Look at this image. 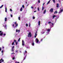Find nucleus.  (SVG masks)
Segmentation results:
<instances>
[{
  "label": "nucleus",
  "mask_w": 63,
  "mask_h": 63,
  "mask_svg": "<svg viewBox=\"0 0 63 63\" xmlns=\"http://www.w3.org/2000/svg\"><path fill=\"white\" fill-rule=\"evenodd\" d=\"M0 33H0V36H2L3 35V32H2V31H0Z\"/></svg>",
  "instance_id": "f257e3e1"
},
{
  "label": "nucleus",
  "mask_w": 63,
  "mask_h": 63,
  "mask_svg": "<svg viewBox=\"0 0 63 63\" xmlns=\"http://www.w3.org/2000/svg\"><path fill=\"white\" fill-rule=\"evenodd\" d=\"M35 42H36V43L38 44V43L39 42V40L38 39V38H36L35 39Z\"/></svg>",
  "instance_id": "f03ea898"
},
{
  "label": "nucleus",
  "mask_w": 63,
  "mask_h": 63,
  "mask_svg": "<svg viewBox=\"0 0 63 63\" xmlns=\"http://www.w3.org/2000/svg\"><path fill=\"white\" fill-rule=\"evenodd\" d=\"M29 36L30 37H31V32H30L28 34V37H29Z\"/></svg>",
  "instance_id": "7ed1b4c3"
},
{
  "label": "nucleus",
  "mask_w": 63,
  "mask_h": 63,
  "mask_svg": "<svg viewBox=\"0 0 63 63\" xmlns=\"http://www.w3.org/2000/svg\"><path fill=\"white\" fill-rule=\"evenodd\" d=\"M15 48V47L14 46H13L12 47V51H14V48Z\"/></svg>",
  "instance_id": "20e7f679"
},
{
  "label": "nucleus",
  "mask_w": 63,
  "mask_h": 63,
  "mask_svg": "<svg viewBox=\"0 0 63 63\" xmlns=\"http://www.w3.org/2000/svg\"><path fill=\"white\" fill-rule=\"evenodd\" d=\"M50 29H47V33L48 34H49V32H50Z\"/></svg>",
  "instance_id": "39448f33"
},
{
  "label": "nucleus",
  "mask_w": 63,
  "mask_h": 63,
  "mask_svg": "<svg viewBox=\"0 0 63 63\" xmlns=\"http://www.w3.org/2000/svg\"><path fill=\"white\" fill-rule=\"evenodd\" d=\"M53 8H51L50 10V11L51 13H52L53 11Z\"/></svg>",
  "instance_id": "423d86ee"
},
{
  "label": "nucleus",
  "mask_w": 63,
  "mask_h": 63,
  "mask_svg": "<svg viewBox=\"0 0 63 63\" xmlns=\"http://www.w3.org/2000/svg\"><path fill=\"white\" fill-rule=\"evenodd\" d=\"M14 23L16 25V26H15L14 27H17L18 26V24L17 23H16V22H15Z\"/></svg>",
  "instance_id": "0eeeda50"
},
{
  "label": "nucleus",
  "mask_w": 63,
  "mask_h": 63,
  "mask_svg": "<svg viewBox=\"0 0 63 63\" xmlns=\"http://www.w3.org/2000/svg\"><path fill=\"white\" fill-rule=\"evenodd\" d=\"M22 45L23 46L24 45V41L23 40L22 41Z\"/></svg>",
  "instance_id": "6e6552de"
},
{
  "label": "nucleus",
  "mask_w": 63,
  "mask_h": 63,
  "mask_svg": "<svg viewBox=\"0 0 63 63\" xmlns=\"http://www.w3.org/2000/svg\"><path fill=\"white\" fill-rule=\"evenodd\" d=\"M63 9H62L60 10L59 12V14H60V13H61V12H63Z\"/></svg>",
  "instance_id": "1a4fd4ad"
},
{
  "label": "nucleus",
  "mask_w": 63,
  "mask_h": 63,
  "mask_svg": "<svg viewBox=\"0 0 63 63\" xmlns=\"http://www.w3.org/2000/svg\"><path fill=\"white\" fill-rule=\"evenodd\" d=\"M41 24V21H39L38 23V25H39V26L40 25V24Z\"/></svg>",
  "instance_id": "9d476101"
},
{
  "label": "nucleus",
  "mask_w": 63,
  "mask_h": 63,
  "mask_svg": "<svg viewBox=\"0 0 63 63\" xmlns=\"http://www.w3.org/2000/svg\"><path fill=\"white\" fill-rule=\"evenodd\" d=\"M44 9H45V7H42V11H43Z\"/></svg>",
  "instance_id": "9b49d317"
},
{
  "label": "nucleus",
  "mask_w": 63,
  "mask_h": 63,
  "mask_svg": "<svg viewBox=\"0 0 63 63\" xmlns=\"http://www.w3.org/2000/svg\"><path fill=\"white\" fill-rule=\"evenodd\" d=\"M59 7V4H58V3H57V8H58Z\"/></svg>",
  "instance_id": "f8f14e48"
},
{
  "label": "nucleus",
  "mask_w": 63,
  "mask_h": 63,
  "mask_svg": "<svg viewBox=\"0 0 63 63\" xmlns=\"http://www.w3.org/2000/svg\"><path fill=\"white\" fill-rule=\"evenodd\" d=\"M37 36V33L35 34V36H34V38H36V36Z\"/></svg>",
  "instance_id": "ddd939ff"
},
{
  "label": "nucleus",
  "mask_w": 63,
  "mask_h": 63,
  "mask_svg": "<svg viewBox=\"0 0 63 63\" xmlns=\"http://www.w3.org/2000/svg\"><path fill=\"white\" fill-rule=\"evenodd\" d=\"M25 53H27V51H25V53H24V55H25Z\"/></svg>",
  "instance_id": "4468645a"
},
{
  "label": "nucleus",
  "mask_w": 63,
  "mask_h": 63,
  "mask_svg": "<svg viewBox=\"0 0 63 63\" xmlns=\"http://www.w3.org/2000/svg\"><path fill=\"white\" fill-rule=\"evenodd\" d=\"M54 13V14H57V11H55Z\"/></svg>",
  "instance_id": "2eb2a0df"
},
{
  "label": "nucleus",
  "mask_w": 63,
  "mask_h": 63,
  "mask_svg": "<svg viewBox=\"0 0 63 63\" xmlns=\"http://www.w3.org/2000/svg\"><path fill=\"white\" fill-rule=\"evenodd\" d=\"M5 12H7V7H6L5 8Z\"/></svg>",
  "instance_id": "dca6fc26"
},
{
  "label": "nucleus",
  "mask_w": 63,
  "mask_h": 63,
  "mask_svg": "<svg viewBox=\"0 0 63 63\" xmlns=\"http://www.w3.org/2000/svg\"><path fill=\"white\" fill-rule=\"evenodd\" d=\"M56 17V16L54 15H53V19H54V17Z\"/></svg>",
  "instance_id": "f3484780"
},
{
  "label": "nucleus",
  "mask_w": 63,
  "mask_h": 63,
  "mask_svg": "<svg viewBox=\"0 0 63 63\" xmlns=\"http://www.w3.org/2000/svg\"><path fill=\"white\" fill-rule=\"evenodd\" d=\"M4 28L6 29H7V25H6V24L5 26H4Z\"/></svg>",
  "instance_id": "a211bd4d"
},
{
  "label": "nucleus",
  "mask_w": 63,
  "mask_h": 63,
  "mask_svg": "<svg viewBox=\"0 0 63 63\" xmlns=\"http://www.w3.org/2000/svg\"><path fill=\"white\" fill-rule=\"evenodd\" d=\"M46 9H45V11H44V12L43 13V14H45V13H46Z\"/></svg>",
  "instance_id": "6ab92c4d"
},
{
  "label": "nucleus",
  "mask_w": 63,
  "mask_h": 63,
  "mask_svg": "<svg viewBox=\"0 0 63 63\" xmlns=\"http://www.w3.org/2000/svg\"><path fill=\"white\" fill-rule=\"evenodd\" d=\"M7 18H5V21H7Z\"/></svg>",
  "instance_id": "aec40b11"
},
{
  "label": "nucleus",
  "mask_w": 63,
  "mask_h": 63,
  "mask_svg": "<svg viewBox=\"0 0 63 63\" xmlns=\"http://www.w3.org/2000/svg\"><path fill=\"white\" fill-rule=\"evenodd\" d=\"M20 11H22V7H21L20 9Z\"/></svg>",
  "instance_id": "412c9836"
},
{
  "label": "nucleus",
  "mask_w": 63,
  "mask_h": 63,
  "mask_svg": "<svg viewBox=\"0 0 63 63\" xmlns=\"http://www.w3.org/2000/svg\"><path fill=\"white\" fill-rule=\"evenodd\" d=\"M26 56H25V57L24 58V59L23 60H25L26 58Z\"/></svg>",
  "instance_id": "4be33fe9"
},
{
  "label": "nucleus",
  "mask_w": 63,
  "mask_h": 63,
  "mask_svg": "<svg viewBox=\"0 0 63 63\" xmlns=\"http://www.w3.org/2000/svg\"><path fill=\"white\" fill-rule=\"evenodd\" d=\"M3 7V5H2L0 7V9H1V8H2V7Z\"/></svg>",
  "instance_id": "5701e85b"
},
{
  "label": "nucleus",
  "mask_w": 63,
  "mask_h": 63,
  "mask_svg": "<svg viewBox=\"0 0 63 63\" xmlns=\"http://www.w3.org/2000/svg\"><path fill=\"white\" fill-rule=\"evenodd\" d=\"M26 27H27L28 26V24L26 23Z\"/></svg>",
  "instance_id": "b1692460"
},
{
  "label": "nucleus",
  "mask_w": 63,
  "mask_h": 63,
  "mask_svg": "<svg viewBox=\"0 0 63 63\" xmlns=\"http://www.w3.org/2000/svg\"><path fill=\"white\" fill-rule=\"evenodd\" d=\"M2 58L0 60V63H1L2 62Z\"/></svg>",
  "instance_id": "393cba45"
},
{
  "label": "nucleus",
  "mask_w": 63,
  "mask_h": 63,
  "mask_svg": "<svg viewBox=\"0 0 63 63\" xmlns=\"http://www.w3.org/2000/svg\"><path fill=\"white\" fill-rule=\"evenodd\" d=\"M52 1L54 3H55V0H52Z\"/></svg>",
  "instance_id": "a878e982"
},
{
  "label": "nucleus",
  "mask_w": 63,
  "mask_h": 63,
  "mask_svg": "<svg viewBox=\"0 0 63 63\" xmlns=\"http://www.w3.org/2000/svg\"><path fill=\"white\" fill-rule=\"evenodd\" d=\"M51 0H50L48 1L47 2V4H48L49 3H50V1Z\"/></svg>",
  "instance_id": "bb28decb"
},
{
  "label": "nucleus",
  "mask_w": 63,
  "mask_h": 63,
  "mask_svg": "<svg viewBox=\"0 0 63 63\" xmlns=\"http://www.w3.org/2000/svg\"><path fill=\"white\" fill-rule=\"evenodd\" d=\"M16 32H18V30L17 29H16Z\"/></svg>",
  "instance_id": "cd10ccee"
},
{
  "label": "nucleus",
  "mask_w": 63,
  "mask_h": 63,
  "mask_svg": "<svg viewBox=\"0 0 63 63\" xmlns=\"http://www.w3.org/2000/svg\"><path fill=\"white\" fill-rule=\"evenodd\" d=\"M22 7L24 8V5H22Z\"/></svg>",
  "instance_id": "c85d7f7f"
},
{
  "label": "nucleus",
  "mask_w": 63,
  "mask_h": 63,
  "mask_svg": "<svg viewBox=\"0 0 63 63\" xmlns=\"http://www.w3.org/2000/svg\"><path fill=\"white\" fill-rule=\"evenodd\" d=\"M16 53H18V50H16Z\"/></svg>",
  "instance_id": "c756f323"
},
{
  "label": "nucleus",
  "mask_w": 63,
  "mask_h": 63,
  "mask_svg": "<svg viewBox=\"0 0 63 63\" xmlns=\"http://www.w3.org/2000/svg\"><path fill=\"white\" fill-rule=\"evenodd\" d=\"M20 17H19L18 18V19H19V20H20Z\"/></svg>",
  "instance_id": "7c9ffc66"
},
{
  "label": "nucleus",
  "mask_w": 63,
  "mask_h": 63,
  "mask_svg": "<svg viewBox=\"0 0 63 63\" xmlns=\"http://www.w3.org/2000/svg\"><path fill=\"white\" fill-rule=\"evenodd\" d=\"M32 18L33 19H35V17H34L33 16L32 17Z\"/></svg>",
  "instance_id": "2f4dec72"
},
{
  "label": "nucleus",
  "mask_w": 63,
  "mask_h": 63,
  "mask_svg": "<svg viewBox=\"0 0 63 63\" xmlns=\"http://www.w3.org/2000/svg\"><path fill=\"white\" fill-rule=\"evenodd\" d=\"M14 42H13L12 43V45H14Z\"/></svg>",
  "instance_id": "473e14b6"
},
{
  "label": "nucleus",
  "mask_w": 63,
  "mask_h": 63,
  "mask_svg": "<svg viewBox=\"0 0 63 63\" xmlns=\"http://www.w3.org/2000/svg\"><path fill=\"white\" fill-rule=\"evenodd\" d=\"M20 38H19L18 40V42H19L20 41Z\"/></svg>",
  "instance_id": "72a5a7b5"
},
{
  "label": "nucleus",
  "mask_w": 63,
  "mask_h": 63,
  "mask_svg": "<svg viewBox=\"0 0 63 63\" xmlns=\"http://www.w3.org/2000/svg\"><path fill=\"white\" fill-rule=\"evenodd\" d=\"M51 23V22H48V23L49 24H50V23Z\"/></svg>",
  "instance_id": "f704fd0d"
},
{
  "label": "nucleus",
  "mask_w": 63,
  "mask_h": 63,
  "mask_svg": "<svg viewBox=\"0 0 63 63\" xmlns=\"http://www.w3.org/2000/svg\"><path fill=\"white\" fill-rule=\"evenodd\" d=\"M32 45L33 46H34V42H33L32 43Z\"/></svg>",
  "instance_id": "c9c22d12"
},
{
  "label": "nucleus",
  "mask_w": 63,
  "mask_h": 63,
  "mask_svg": "<svg viewBox=\"0 0 63 63\" xmlns=\"http://www.w3.org/2000/svg\"><path fill=\"white\" fill-rule=\"evenodd\" d=\"M37 9H38V11H39V7H38L37 8Z\"/></svg>",
  "instance_id": "e433bc0d"
},
{
  "label": "nucleus",
  "mask_w": 63,
  "mask_h": 63,
  "mask_svg": "<svg viewBox=\"0 0 63 63\" xmlns=\"http://www.w3.org/2000/svg\"><path fill=\"white\" fill-rule=\"evenodd\" d=\"M38 2L39 3H40V0H38Z\"/></svg>",
  "instance_id": "4c0bfd02"
},
{
  "label": "nucleus",
  "mask_w": 63,
  "mask_h": 63,
  "mask_svg": "<svg viewBox=\"0 0 63 63\" xmlns=\"http://www.w3.org/2000/svg\"><path fill=\"white\" fill-rule=\"evenodd\" d=\"M1 52H2V55H3V50H2L1 51Z\"/></svg>",
  "instance_id": "58836bf2"
},
{
  "label": "nucleus",
  "mask_w": 63,
  "mask_h": 63,
  "mask_svg": "<svg viewBox=\"0 0 63 63\" xmlns=\"http://www.w3.org/2000/svg\"><path fill=\"white\" fill-rule=\"evenodd\" d=\"M10 16H11V17H13V15H11Z\"/></svg>",
  "instance_id": "ea45409f"
},
{
  "label": "nucleus",
  "mask_w": 63,
  "mask_h": 63,
  "mask_svg": "<svg viewBox=\"0 0 63 63\" xmlns=\"http://www.w3.org/2000/svg\"><path fill=\"white\" fill-rule=\"evenodd\" d=\"M16 45H17V42H16Z\"/></svg>",
  "instance_id": "a19ab883"
},
{
  "label": "nucleus",
  "mask_w": 63,
  "mask_h": 63,
  "mask_svg": "<svg viewBox=\"0 0 63 63\" xmlns=\"http://www.w3.org/2000/svg\"><path fill=\"white\" fill-rule=\"evenodd\" d=\"M51 24H52V26H53V23L52 22L51 23Z\"/></svg>",
  "instance_id": "79ce46f5"
},
{
  "label": "nucleus",
  "mask_w": 63,
  "mask_h": 63,
  "mask_svg": "<svg viewBox=\"0 0 63 63\" xmlns=\"http://www.w3.org/2000/svg\"><path fill=\"white\" fill-rule=\"evenodd\" d=\"M18 33H19V32H20V30H18Z\"/></svg>",
  "instance_id": "37998d69"
},
{
  "label": "nucleus",
  "mask_w": 63,
  "mask_h": 63,
  "mask_svg": "<svg viewBox=\"0 0 63 63\" xmlns=\"http://www.w3.org/2000/svg\"><path fill=\"white\" fill-rule=\"evenodd\" d=\"M12 59H13V60H14V59H15V58L13 57V58Z\"/></svg>",
  "instance_id": "c03bdc74"
},
{
  "label": "nucleus",
  "mask_w": 63,
  "mask_h": 63,
  "mask_svg": "<svg viewBox=\"0 0 63 63\" xmlns=\"http://www.w3.org/2000/svg\"><path fill=\"white\" fill-rule=\"evenodd\" d=\"M44 33H45V32H42V34H44Z\"/></svg>",
  "instance_id": "a18cd8bd"
},
{
  "label": "nucleus",
  "mask_w": 63,
  "mask_h": 63,
  "mask_svg": "<svg viewBox=\"0 0 63 63\" xmlns=\"http://www.w3.org/2000/svg\"><path fill=\"white\" fill-rule=\"evenodd\" d=\"M45 3H44L43 4V6H44V5H45Z\"/></svg>",
  "instance_id": "49530a36"
},
{
  "label": "nucleus",
  "mask_w": 63,
  "mask_h": 63,
  "mask_svg": "<svg viewBox=\"0 0 63 63\" xmlns=\"http://www.w3.org/2000/svg\"><path fill=\"white\" fill-rule=\"evenodd\" d=\"M10 10L11 11V12H12V9H10Z\"/></svg>",
  "instance_id": "de8ad7c7"
},
{
  "label": "nucleus",
  "mask_w": 63,
  "mask_h": 63,
  "mask_svg": "<svg viewBox=\"0 0 63 63\" xmlns=\"http://www.w3.org/2000/svg\"><path fill=\"white\" fill-rule=\"evenodd\" d=\"M2 62H4V60H2Z\"/></svg>",
  "instance_id": "09e8293b"
},
{
  "label": "nucleus",
  "mask_w": 63,
  "mask_h": 63,
  "mask_svg": "<svg viewBox=\"0 0 63 63\" xmlns=\"http://www.w3.org/2000/svg\"><path fill=\"white\" fill-rule=\"evenodd\" d=\"M3 35H4V36H5V35H6V34H3Z\"/></svg>",
  "instance_id": "8fccbe9b"
},
{
  "label": "nucleus",
  "mask_w": 63,
  "mask_h": 63,
  "mask_svg": "<svg viewBox=\"0 0 63 63\" xmlns=\"http://www.w3.org/2000/svg\"><path fill=\"white\" fill-rule=\"evenodd\" d=\"M29 27H30V23H29Z\"/></svg>",
  "instance_id": "3c124183"
},
{
  "label": "nucleus",
  "mask_w": 63,
  "mask_h": 63,
  "mask_svg": "<svg viewBox=\"0 0 63 63\" xmlns=\"http://www.w3.org/2000/svg\"><path fill=\"white\" fill-rule=\"evenodd\" d=\"M31 8H32V9H33V7H32V6H31Z\"/></svg>",
  "instance_id": "603ef678"
},
{
  "label": "nucleus",
  "mask_w": 63,
  "mask_h": 63,
  "mask_svg": "<svg viewBox=\"0 0 63 63\" xmlns=\"http://www.w3.org/2000/svg\"><path fill=\"white\" fill-rule=\"evenodd\" d=\"M1 48L0 47V51L1 50Z\"/></svg>",
  "instance_id": "864d4df0"
},
{
  "label": "nucleus",
  "mask_w": 63,
  "mask_h": 63,
  "mask_svg": "<svg viewBox=\"0 0 63 63\" xmlns=\"http://www.w3.org/2000/svg\"><path fill=\"white\" fill-rule=\"evenodd\" d=\"M13 27H14V24H13Z\"/></svg>",
  "instance_id": "5fc2aeb1"
},
{
  "label": "nucleus",
  "mask_w": 63,
  "mask_h": 63,
  "mask_svg": "<svg viewBox=\"0 0 63 63\" xmlns=\"http://www.w3.org/2000/svg\"><path fill=\"white\" fill-rule=\"evenodd\" d=\"M37 31H36V32H35V33L37 34Z\"/></svg>",
  "instance_id": "6e6d98bb"
},
{
  "label": "nucleus",
  "mask_w": 63,
  "mask_h": 63,
  "mask_svg": "<svg viewBox=\"0 0 63 63\" xmlns=\"http://www.w3.org/2000/svg\"><path fill=\"white\" fill-rule=\"evenodd\" d=\"M14 42H16V40H14Z\"/></svg>",
  "instance_id": "4d7b16f0"
},
{
  "label": "nucleus",
  "mask_w": 63,
  "mask_h": 63,
  "mask_svg": "<svg viewBox=\"0 0 63 63\" xmlns=\"http://www.w3.org/2000/svg\"><path fill=\"white\" fill-rule=\"evenodd\" d=\"M26 3L27 4V1L26 2Z\"/></svg>",
  "instance_id": "13d9d810"
},
{
  "label": "nucleus",
  "mask_w": 63,
  "mask_h": 63,
  "mask_svg": "<svg viewBox=\"0 0 63 63\" xmlns=\"http://www.w3.org/2000/svg\"><path fill=\"white\" fill-rule=\"evenodd\" d=\"M20 53H21V51H20Z\"/></svg>",
  "instance_id": "bf43d9fd"
},
{
  "label": "nucleus",
  "mask_w": 63,
  "mask_h": 63,
  "mask_svg": "<svg viewBox=\"0 0 63 63\" xmlns=\"http://www.w3.org/2000/svg\"><path fill=\"white\" fill-rule=\"evenodd\" d=\"M3 48H4V47H2Z\"/></svg>",
  "instance_id": "052dcab7"
},
{
  "label": "nucleus",
  "mask_w": 63,
  "mask_h": 63,
  "mask_svg": "<svg viewBox=\"0 0 63 63\" xmlns=\"http://www.w3.org/2000/svg\"><path fill=\"white\" fill-rule=\"evenodd\" d=\"M59 2H60V0H59Z\"/></svg>",
  "instance_id": "680f3d73"
},
{
  "label": "nucleus",
  "mask_w": 63,
  "mask_h": 63,
  "mask_svg": "<svg viewBox=\"0 0 63 63\" xmlns=\"http://www.w3.org/2000/svg\"><path fill=\"white\" fill-rule=\"evenodd\" d=\"M36 12V11H34V12Z\"/></svg>",
  "instance_id": "e2e57ef3"
},
{
  "label": "nucleus",
  "mask_w": 63,
  "mask_h": 63,
  "mask_svg": "<svg viewBox=\"0 0 63 63\" xmlns=\"http://www.w3.org/2000/svg\"><path fill=\"white\" fill-rule=\"evenodd\" d=\"M41 41H43V39H41Z\"/></svg>",
  "instance_id": "0e129e2a"
},
{
  "label": "nucleus",
  "mask_w": 63,
  "mask_h": 63,
  "mask_svg": "<svg viewBox=\"0 0 63 63\" xmlns=\"http://www.w3.org/2000/svg\"><path fill=\"white\" fill-rule=\"evenodd\" d=\"M11 54H13V53H11Z\"/></svg>",
  "instance_id": "69168bd1"
},
{
  "label": "nucleus",
  "mask_w": 63,
  "mask_h": 63,
  "mask_svg": "<svg viewBox=\"0 0 63 63\" xmlns=\"http://www.w3.org/2000/svg\"><path fill=\"white\" fill-rule=\"evenodd\" d=\"M35 9H36V7H35Z\"/></svg>",
  "instance_id": "338daca9"
},
{
  "label": "nucleus",
  "mask_w": 63,
  "mask_h": 63,
  "mask_svg": "<svg viewBox=\"0 0 63 63\" xmlns=\"http://www.w3.org/2000/svg\"><path fill=\"white\" fill-rule=\"evenodd\" d=\"M28 6V5H27V6Z\"/></svg>",
  "instance_id": "774afa93"
}]
</instances>
